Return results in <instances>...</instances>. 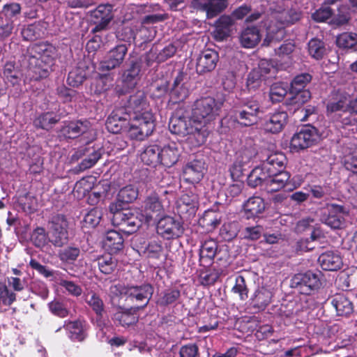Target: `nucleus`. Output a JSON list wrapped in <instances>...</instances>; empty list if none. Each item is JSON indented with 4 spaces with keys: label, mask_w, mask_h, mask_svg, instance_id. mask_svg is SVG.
Listing matches in <instances>:
<instances>
[{
    "label": "nucleus",
    "mask_w": 357,
    "mask_h": 357,
    "mask_svg": "<svg viewBox=\"0 0 357 357\" xmlns=\"http://www.w3.org/2000/svg\"><path fill=\"white\" fill-rule=\"evenodd\" d=\"M85 77V73L82 69H74L69 73L67 82L70 86L77 87L84 82Z\"/></svg>",
    "instance_id": "nucleus-50"
},
{
    "label": "nucleus",
    "mask_w": 357,
    "mask_h": 357,
    "mask_svg": "<svg viewBox=\"0 0 357 357\" xmlns=\"http://www.w3.org/2000/svg\"><path fill=\"white\" fill-rule=\"evenodd\" d=\"M275 18L279 21L280 24L275 26L271 24L268 26L266 37L263 43L264 45H269L282 40L284 36V26L298 21L301 18V13L294 10H284L278 13Z\"/></svg>",
    "instance_id": "nucleus-7"
},
{
    "label": "nucleus",
    "mask_w": 357,
    "mask_h": 357,
    "mask_svg": "<svg viewBox=\"0 0 357 357\" xmlns=\"http://www.w3.org/2000/svg\"><path fill=\"white\" fill-rule=\"evenodd\" d=\"M134 309L135 307L128 310H119L114 314V319L119 321V323L123 326L137 323L139 319L137 312L139 310H134Z\"/></svg>",
    "instance_id": "nucleus-34"
},
{
    "label": "nucleus",
    "mask_w": 357,
    "mask_h": 357,
    "mask_svg": "<svg viewBox=\"0 0 357 357\" xmlns=\"http://www.w3.org/2000/svg\"><path fill=\"white\" fill-rule=\"evenodd\" d=\"M328 214L323 215L322 221L332 229H342L345 226L349 211L342 205L328 204L326 206Z\"/></svg>",
    "instance_id": "nucleus-10"
},
{
    "label": "nucleus",
    "mask_w": 357,
    "mask_h": 357,
    "mask_svg": "<svg viewBox=\"0 0 357 357\" xmlns=\"http://www.w3.org/2000/svg\"><path fill=\"white\" fill-rule=\"evenodd\" d=\"M197 205V196L192 192L181 195L177 202V208L181 214L195 213Z\"/></svg>",
    "instance_id": "nucleus-27"
},
{
    "label": "nucleus",
    "mask_w": 357,
    "mask_h": 357,
    "mask_svg": "<svg viewBox=\"0 0 357 357\" xmlns=\"http://www.w3.org/2000/svg\"><path fill=\"white\" fill-rule=\"evenodd\" d=\"M98 263L100 271L105 274L112 273L116 267V260L109 255L98 258Z\"/></svg>",
    "instance_id": "nucleus-43"
},
{
    "label": "nucleus",
    "mask_w": 357,
    "mask_h": 357,
    "mask_svg": "<svg viewBox=\"0 0 357 357\" xmlns=\"http://www.w3.org/2000/svg\"><path fill=\"white\" fill-rule=\"evenodd\" d=\"M90 130V124L88 121L70 122L63 126L61 130L62 135L67 138H75L80 135L85 134Z\"/></svg>",
    "instance_id": "nucleus-24"
},
{
    "label": "nucleus",
    "mask_w": 357,
    "mask_h": 357,
    "mask_svg": "<svg viewBox=\"0 0 357 357\" xmlns=\"http://www.w3.org/2000/svg\"><path fill=\"white\" fill-rule=\"evenodd\" d=\"M180 79L177 77L174 82V86L172 91V96L177 98L176 101L183 100L188 96V89L183 86H179Z\"/></svg>",
    "instance_id": "nucleus-63"
},
{
    "label": "nucleus",
    "mask_w": 357,
    "mask_h": 357,
    "mask_svg": "<svg viewBox=\"0 0 357 357\" xmlns=\"http://www.w3.org/2000/svg\"><path fill=\"white\" fill-rule=\"evenodd\" d=\"M243 208L247 218H250L261 214L266 208V204L261 197L253 196L244 203Z\"/></svg>",
    "instance_id": "nucleus-25"
},
{
    "label": "nucleus",
    "mask_w": 357,
    "mask_h": 357,
    "mask_svg": "<svg viewBox=\"0 0 357 357\" xmlns=\"http://www.w3.org/2000/svg\"><path fill=\"white\" fill-rule=\"evenodd\" d=\"M311 80V75L303 73L297 75L291 83L290 91H297L302 90Z\"/></svg>",
    "instance_id": "nucleus-52"
},
{
    "label": "nucleus",
    "mask_w": 357,
    "mask_h": 357,
    "mask_svg": "<svg viewBox=\"0 0 357 357\" xmlns=\"http://www.w3.org/2000/svg\"><path fill=\"white\" fill-rule=\"evenodd\" d=\"M68 222L64 216H54L50 222L47 233L49 241L55 246L61 247L66 244L68 239Z\"/></svg>",
    "instance_id": "nucleus-9"
},
{
    "label": "nucleus",
    "mask_w": 357,
    "mask_h": 357,
    "mask_svg": "<svg viewBox=\"0 0 357 357\" xmlns=\"http://www.w3.org/2000/svg\"><path fill=\"white\" fill-rule=\"evenodd\" d=\"M128 111L129 122L121 116V110L114 111L106 121L107 130L112 133L124 132L130 139L144 140L151 135L155 128V119L143 93L130 97Z\"/></svg>",
    "instance_id": "nucleus-1"
},
{
    "label": "nucleus",
    "mask_w": 357,
    "mask_h": 357,
    "mask_svg": "<svg viewBox=\"0 0 357 357\" xmlns=\"http://www.w3.org/2000/svg\"><path fill=\"white\" fill-rule=\"evenodd\" d=\"M124 239L123 236L116 230L108 231L102 241L104 248L112 252L116 253L123 247Z\"/></svg>",
    "instance_id": "nucleus-23"
},
{
    "label": "nucleus",
    "mask_w": 357,
    "mask_h": 357,
    "mask_svg": "<svg viewBox=\"0 0 357 357\" xmlns=\"http://www.w3.org/2000/svg\"><path fill=\"white\" fill-rule=\"evenodd\" d=\"M101 150L93 146L84 147L79 149L72 155L73 160H78L82 158L79 163V169L85 170L92 167L100 158Z\"/></svg>",
    "instance_id": "nucleus-12"
},
{
    "label": "nucleus",
    "mask_w": 357,
    "mask_h": 357,
    "mask_svg": "<svg viewBox=\"0 0 357 357\" xmlns=\"http://www.w3.org/2000/svg\"><path fill=\"white\" fill-rule=\"evenodd\" d=\"M319 139L317 130L312 126H305L291 138L289 149L298 153L314 144Z\"/></svg>",
    "instance_id": "nucleus-8"
},
{
    "label": "nucleus",
    "mask_w": 357,
    "mask_h": 357,
    "mask_svg": "<svg viewBox=\"0 0 357 357\" xmlns=\"http://www.w3.org/2000/svg\"><path fill=\"white\" fill-rule=\"evenodd\" d=\"M179 357H199V347L195 343H188L181 347Z\"/></svg>",
    "instance_id": "nucleus-60"
},
{
    "label": "nucleus",
    "mask_w": 357,
    "mask_h": 357,
    "mask_svg": "<svg viewBox=\"0 0 357 357\" xmlns=\"http://www.w3.org/2000/svg\"><path fill=\"white\" fill-rule=\"evenodd\" d=\"M138 190L132 185H127L120 190L118 194V198L121 202L130 203L133 202L137 198Z\"/></svg>",
    "instance_id": "nucleus-45"
},
{
    "label": "nucleus",
    "mask_w": 357,
    "mask_h": 357,
    "mask_svg": "<svg viewBox=\"0 0 357 357\" xmlns=\"http://www.w3.org/2000/svg\"><path fill=\"white\" fill-rule=\"evenodd\" d=\"M102 215V213L100 208H92L84 215L83 220L84 227H95L99 224Z\"/></svg>",
    "instance_id": "nucleus-44"
},
{
    "label": "nucleus",
    "mask_w": 357,
    "mask_h": 357,
    "mask_svg": "<svg viewBox=\"0 0 357 357\" xmlns=\"http://www.w3.org/2000/svg\"><path fill=\"white\" fill-rule=\"evenodd\" d=\"M348 109V97L344 95L337 96L335 100L331 101L327 105L328 112L338 111L347 112Z\"/></svg>",
    "instance_id": "nucleus-42"
},
{
    "label": "nucleus",
    "mask_w": 357,
    "mask_h": 357,
    "mask_svg": "<svg viewBox=\"0 0 357 357\" xmlns=\"http://www.w3.org/2000/svg\"><path fill=\"white\" fill-rule=\"evenodd\" d=\"M29 51L32 54L29 61L31 70L36 73L33 78L45 77L53 62L54 47L47 43H38L32 45Z\"/></svg>",
    "instance_id": "nucleus-3"
},
{
    "label": "nucleus",
    "mask_w": 357,
    "mask_h": 357,
    "mask_svg": "<svg viewBox=\"0 0 357 357\" xmlns=\"http://www.w3.org/2000/svg\"><path fill=\"white\" fill-rule=\"evenodd\" d=\"M336 43L342 48L355 47L357 50V34L354 33H343L337 38Z\"/></svg>",
    "instance_id": "nucleus-40"
},
{
    "label": "nucleus",
    "mask_w": 357,
    "mask_h": 357,
    "mask_svg": "<svg viewBox=\"0 0 357 357\" xmlns=\"http://www.w3.org/2000/svg\"><path fill=\"white\" fill-rule=\"evenodd\" d=\"M218 61V54L216 52L207 50L204 51L198 57L196 70L199 74L212 71L215 69Z\"/></svg>",
    "instance_id": "nucleus-19"
},
{
    "label": "nucleus",
    "mask_w": 357,
    "mask_h": 357,
    "mask_svg": "<svg viewBox=\"0 0 357 357\" xmlns=\"http://www.w3.org/2000/svg\"><path fill=\"white\" fill-rule=\"evenodd\" d=\"M308 52L312 57L321 59L326 52L324 43L319 39L313 38L308 43Z\"/></svg>",
    "instance_id": "nucleus-41"
},
{
    "label": "nucleus",
    "mask_w": 357,
    "mask_h": 357,
    "mask_svg": "<svg viewBox=\"0 0 357 357\" xmlns=\"http://www.w3.org/2000/svg\"><path fill=\"white\" fill-rule=\"evenodd\" d=\"M289 89V84L284 82H278L273 84L270 89V99L273 102L281 101L288 90Z\"/></svg>",
    "instance_id": "nucleus-38"
},
{
    "label": "nucleus",
    "mask_w": 357,
    "mask_h": 357,
    "mask_svg": "<svg viewBox=\"0 0 357 357\" xmlns=\"http://www.w3.org/2000/svg\"><path fill=\"white\" fill-rule=\"evenodd\" d=\"M261 36L256 27H248L245 29L240 36V42L245 48H252L260 41Z\"/></svg>",
    "instance_id": "nucleus-30"
},
{
    "label": "nucleus",
    "mask_w": 357,
    "mask_h": 357,
    "mask_svg": "<svg viewBox=\"0 0 357 357\" xmlns=\"http://www.w3.org/2000/svg\"><path fill=\"white\" fill-rule=\"evenodd\" d=\"M257 117L258 116L252 114L250 111L244 109H241L236 114L237 121L244 126H249L257 123Z\"/></svg>",
    "instance_id": "nucleus-48"
},
{
    "label": "nucleus",
    "mask_w": 357,
    "mask_h": 357,
    "mask_svg": "<svg viewBox=\"0 0 357 357\" xmlns=\"http://www.w3.org/2000/svg\"><path fill=\"white\" fill-rule=\"evenodd\" d=\"M59 284L73 296H79L82 293V287L73 281L61 280Z\"/></svg>",
    "instance_id": "nucleus-55"
},
{
    "label": "nucleus",
    "mask_w": 357,
    "mask_h": 357,
    "mask_svg": "<svg viewBox=\"0 0 357 357\" xmlns=\"http://www.w3.org/2000/svg\"><path fill=\"white\" fill-rule=\"evenodd\" d=\"M140 158L144 164L156 166L160 164V147L156 144L147 146L142 152Z\"/></svg>",
    "instance_id": "nucleus-35"
},
{
    "label": "nucleus",
    "mask_w": 357,
    "mask_h": 357,
    "mask_svg": "<svg viewBox=\"0 0 357 357\" xmlns=\"http://www.w3.org/2000/svg\"><path fill=\"white\" fill-rule=\"evenodd\" d=\"M218 250L217 243L212 239L206 241L200 249V257L212 259L216 255Z\"/></svg>",
    "instance_id": "nucleus-47"
},
{
    "label": "nucleus",
    "mask_w": 357,
    "mask_h": 357,
    "mask_svg": "<svg viewBox=\"0 0 357 357\" xmlns=\"http://www.w3.org/2000/svg\"><path fill=\"white\" fill-rule=\"evenodd\" d=\"M119 199L109 205L110 213L113 214V225L121 226V229L128 234L136 231L142 225V220L137 215V213L130 209H123Z\"/></svg>",
    "instance_id": "nucleus-4"
},
{
    "label": "nucleus",
    "mask_w": 357,
    "mask_h": 357,
    "mask_svg": "<svg viewBox=\"0 0 357 357\" xmlns=\"http://www.w3.org/2000/svg\"><path fill=\"white\" fill-rule=\"evenodd\" d=\"M86 302L98 316H102L104 311V304L101 298L96 293H89L86 296Z\"/></svg>",
    "instance_id": "nucleus-46"
},
{
    "label": "nucleus",
    "mask_w": 357,
    "mask_h": 357,
    "mask_svg": "<svg viewBox=\"0 0 357 357\" xmlns=\"http://www.w3.org/2000/svg\"><path fill=\"white\" fill-rule=\"evenodd\" d=\"M7 283L8 287L15 291H22L26 287V281L17 277H8Z\"/></svg>",
    "instance_id": "nucleus-64"
},
{
    "label": "nucleus",
    "mask_w": 357,
    "mask_h": 357,
    "mask_svg": "<svg viewBox=\"0 0 357 357\" xmlns=\"http://www.w3.org/2000/svg\"><path fill=\"white\" fill-rule=\"evenodd\" d=\"M290 178L287 172L278 170V172H272L266 181V190L268 192L278 191L283 188Z\"/></svg>",
    "instance_id": "nucleus-22"
},
{
    "label": "nucleus",
    "mask_w": 357,
    "mask_h": 357,
    "mask_svg": "<svg viewBox=\"0 0 357 357\" xmlns=\"http://www.w3.org/2000/svg\"><path fill=\"white\" fill-rule=\"evenodd\" d=\"M112 294L117 295H125L128 299L133 303H141V305L135 307L134 310L144 308L149 302L153 293V288L149 284H144L140 286L124 287L121 284L111 287Z\"/></svg>",
    "instance_id": "nucleus-6"
},
{
    "label": "nucleus",
    "mask_w": 357,
    "mask_h": 357,
    "mask_svg": "<svg viewBox=\"0 0 357 357\" xmlns=\"http://www.w3.org/2000/svg\"><path fill=\"white\" fill-rule=\"evenodd\" d=\"M181 153V147L175 142L160 147V164L170 167L178 161Z\"/></svg>",
    "instance_id": "nucleus-18"
},
{
    "label": "nucleus",
    "mask_w": 357,
    "mask_h": 357,
    "mask_svg": "<svg viewBox=\"0 0 357 357\" xmlns=\"http://www.w3.org/2000/svg\"><path fill=\"white\" fill-rule=\"evenodd\" d=\"M286 162V157L281 153H275L270 155L266 161L262 164L267 171L278 172V170L283 171Z\"/></svg>",
    "instance_id": "nucleus-32"
},
{
    "label": "nucleus",
    "mask_w": 357,
    "mask_h": 357,
    "mask_svg": "<svg viewBox=\"0 0 357 357\" xmlns=\"http://www.w3.org/2000/svg\"><path fill=\"white\" fill-rule=\"evenodd\" d=\"M18 202L22 206V209L28 213L34 211L37 207L36 199L29 194L20 197Z\"/></svg>",
    "instance_id": "nucleus-54"
},
{
    "label": "nucleus",
    "mask_w": 357,
    "mask_h": 357,
    "mask_svg": "<svg viewBox=\"0 0 357 357\" xmlns=\"http://www.w3.org/2000/svg\"><path fill=\"white\" fill-rule=\"evenodd\" d=\"M114 86V77L111 74L100 75L91 85L96 93H102Z\"/></svg>",
    "instance_id": "nucleus-36"
},
{
    "label": "nucleus",
    "mask_w": 357,
    "mask_h": 357,
    "mask_svg": "<svg viewBox=\"0 0 357 357\" xmlns=\"http://www.w3.org/2000/svg\"><path fill=\"white\" fill-rule=\"evenodd\" d=\"M65 327L72 340L81 342L84 340L86 334L82 322L79 321H69L66 324Z\"/></svg>",
    "instance_id": "nucleus-37"
},
{
    "label": "nucleus",
    "mask_w": 357,
    "mask_h": 357,
    "mask_svg": "<svg viewBox=\"0 0 357 357\" xmlns=\"http://www.w3.org/2000/svg\"><path fill=\"white\" fill-rule=\"evenodd\" d=\"M21 12V6L18 3H10L5 4L2 8V13L7 20H13V17L19 15Z\"/></svg>",
    "instance_id": "nucleus-61"
},
{
    "label": "nucleus",
    "mask_w": 357,
    "mask_h": 357,
    "mask_svg": "<svg viewBox=\"0 0 357 357\" xmlns=\"http://www.w3.org/2000/svg\"><path fill=\"white\" fill-rule=\"evenodd\" d=\"M287 119L288 115L286 112L275 111L266 116L263 128L267 132L279 133L284 129L287 123Z\"/></svg>",
    "instance_id": "nucleus-15"
},
{
    "label": "nucleus",
    "mask_w": 357,
    "mask_h": 357,
    "mask_svg": "<svg viewBox=\"0 0 357 357\" xmlns=\"http://www.w3.org/2000/svg\"><path fill=\"white\" fill-rule=\"evenodd\" d=\"M112 6L109 4L99 5L91 13V21L95 24L93 32L105 29L112 19Z\"/></svg>",
    "instance_id": "nucleus-14"
},
{
    "label": "nucleus",
    "mask_w": 357,
    "mask_h": 357,
    "mask_svg": "<svg viewBox=\"0 0 357 357\" xmlns=\"http://www.w3.org/2000/svg\"><path fill=\"white\" fill-rule=\"evenodd\" d=\"M205 172V162L202 160H194L183 168V178L187 183H197L203 178Z\"/></svg>",
    "instance_id": "nucleus-16"
},
{
    "label": "nucleus",
    "mask_w": 357,
    "mask_h": 357,
    "mask_svg": "<svg viewBox=\"0 0 357 357\" xmlns=\"http://www.w3.org/2000/svg\"><path fill=\"white\" fill-rule=\"evenodd\" d=\"M292 283L305 294H310L312 291L318 289L321 284L319 275L311 271L296 274L293 278Z\"/></svg>",
    "instance_id": "nucleus-11"
},
{
    "label": "nucleus",
    "mask_w": 357,
    "mask_h": 357,
    "mask_svg": "<svg viewBox=\"0 0 357 357\" xmlns=\"http://www.w3.org/2000/svg\"><path fill=\"white\" fill-rule=\"evenodd\" d=\"M318 261L323 270L335 271L340 269L343 265L342 259L337 251H326L322 253Z\"/></svg>",
    "instance_id": "nucleus-21"
},
{
    "label": "nucleus",
    "mask_w": 357,
    "mask_h": 357,
    "mask_svg": "<svg viewBox=\"0 0 357 357\" xmlns=\"http://www.w3.org/2000/svg\"><path fill=\"white\" fill-rule=\"evenodd\" d=\"M261 75L258 70L251 71L247 79V87L249 90H255L257 89L261 84Z\"/></svg>",
    "instance_id": "nucleus-62"
},
{
    "label": "nucleus",
    "mask_w": 357,
    "mask_h": 357,
    "mask_svg": "<svg viewBox=\"0 0 357 357\" xmlns=\"http://www.w3.org/2000/svg\"><path fill=\"white\" fill-rule=\"evenodd\" d=\"M128 49L125 45H119L111 50L105 60L100 63L99 69L102 71L110 70L119 66L123 62Z\"/></svg>",
    "instance_id": "nucleus-17"
},
{
    "label": "nucleus",
    "mask_w": 357,
    "mask_h": 357,
    "mask_svg": "<svg viewBox=\"0 0 357 357\" xmlns=\"http://www.w3.org/2000/svg\"><path fill=\"white\" fill-rule=\"evenodd\" d=\"M332 16V10L327 6L323 5L312 15V19L317 22H324Z\"/></svg>",
    "instance_id": "nucleus-57"
},
{
    "label": "nucleus",
    "mask_w": 357,
    "mask_h": 357,
    "mask_svg": "<svg viewBox=\"0 0 357 357\" xmlns=\"http://www.w3.org/2000/svg\"><path fill=\"white\" fill-rule=\"evenodd\" d=\"M350 19L348 8L342 6L338 9V14L332 18L330 23L333 25L340 26L347 24Z\"/></svg>",
    "instance_id": "nucleus-59"
},
{
    "label": "nucleus",
    "mask_w": 357,
    "mask_h": 357,
    "mask_svg": "<svg viewBox=\"0 0 357 357\" xmlns=\"http://www.w3.org/2000/svg\"><path fill=\"white\" fill-rule=\"evenodd\" d=\"M58 119L52 113H45L38 116L34 121L37 127L43 129H49L52 125L57 122Z\"/></svg>",
    "instance_id": "nucleus-49"
},
{
    "label": "nucleus",
    "mask_w": 357,
    "mask_h": 357,
    "mask_svg": "<svg viewBox=\"0 0 357 357\" xmlns=\"http://www.w3.org/2000/svg\"><path fill=\"white\" fill-rule=\"evenodd\" d=\"M50 312L56 316L66 317L69 314V310L66 305L59 301H53L49 303Z\"/></svg>",
    "instance_id": "nucleus-56"
},
{
    "label": "nucleus",
    "mask_w": 357,
    "mask_h": 357,
    "mask_svg": "<svg viewBox=\"0 0 357 357\" xmlns=\"http://www.w3.org/2000/svg\"><path fill=\"white\" fill-rule=\"evenodd\" d=\"M96 177L89 176L78 181L74 187L73 195L77 199L84 197L94 187Z\"/></svg>",
    "instance_id": "nucleus-31"
},
{
    "label": "nucleus",
    "mask_w": 357,
    "mask_h": 357,
    "mask_svg": "<svg viewBox=\"0 0 357 357\" xmlns=\"http://www.w3.org/2000/svg\"><path fill=\"white\" fill-rule=\"evenodd\" d=\"M32 241L36 246L43 248L47 243L48 235L46 234L45 231L42 227L36 228L32 234Z\"/></svg>",
    "instance_id": "nucleus-58"
},
{
    "label": "nucleus",
    "mask_w": 357,
    "mask_h": 357,
    "mask_svg": "<svg viewBox=\"0 0 357 357\" xmlns=\"http://www.w3.org/2000/svg\"><path fill=\"white\" fill-rule=\"evenodd\" d=\"M139 68L137 65H132L126 70L122 76V82L127 89L133 88L137 83L139 73Z\"/></svg>",
    "instance_id": "nucleus-39"
},
{
    "label": "nucleus",
    "mask_w": 357,
    "mask_h": 357,
    "mask_svg": "<svg viewBox=\"0 0 357 357\" xmlns=\"http://www.w3.org/2000/svg\"><path fill=\"white\" fill-rule=\"evenodd\" d=\"M232 291L237 294L241 300L244 301L248 298V289L245 281L243 276L238 275L236 278L235 285L232 288Z\"/></svg>",
    "instance_id": "nucleus-53"
},
{
    "label": "nucleus",
    "mask_w": 357,
    "mask_h": 357,
    "mask_svg": "<svg viewBox=\"0 0 357 357\" xmlns=\"http://www.w3.org/2000/svg\"><path fill=\"white\" fill-rule=\"evenodd\" d=\"M234 22L229 15H222L215 22V28L213 36L218 40H222L227 38L230 33L231 26Z\"/></svg>",
    "instance_id": "nucleus-29"
},
{
    "label": "nucleus",
    "mask_w": 357,
    "mask_h": 357,
    "mask_svg": "<svg viewBox=\"0 0 357 357\" xmlns=\"http://www.w3.org/2000/svg\"><path fill=\"white\" fill-rule=\"evenodd\" d=\"M221 107L212 97H205L195 101L192 110L193 123L199 124L203 128H208L207 124L218 115Z\"/></svg>",
    "instance_id": "nucleus-5"
},
{
    "label": "nucleus",
    "mask_w": 357,
    "mask_h": 357,
    "mask_svg": "<svg viewBox=\"0 0 357 357\" xmlns=\"http://www.w3.org/2000/svg\"><path fill=\"white\" fill-rule=\"evenodd\" d=\"M227 0H205L200 3V9L206 13L208 18H213L225 10Z\"/></svg>",
    "instance_id": "nucleus-28"
},
{
    "label": "nucleus",
    "mask_w": 357,
    "mask_h": 357,
    "mask_svg": "<svg viewBox=\"0 0 357 357\" xmlns=\"http://www.w3.org/2000/svg\"><path fill=\"white\" fill-rule=\"evenodd\" d=\"M144 217L146 222H149L154 216L158 217L163 211V203L160 200L158 193L152 192L144 201Z\"/></svg>",
    "instance_id": "nucleus-20"
},
{
    "label": "nucleus",
    "mask_w": 357,
    "mask_h": 357,
    "mask_svg": "<svg viewBox=\"0 0 357 357\" xmlns=\"http://www.w3.org/2000/svg\"><path fill=\"white\" fill-rule=\"evenodd\" d=\"M80 251L76 247H68L62 250L59 254V258L62 261L71 263L77 259L79 255Z\"/></svg>",
    "instance_id": "nucleus-51"
},
{
    "label": "nucleus",
    "mask_w": 357,
    "mask_h": 357,
    "mask_svg": "<svg viewBox=\"0 0 357 357\" xmlns=\"http://www.w3.org/2000/svg\"><path fill=\"white\" fill-rule=\"evenodd\" d=\"M171 132L187 136L186 142L192 148L204 144L208 136V129L203 128L199 124L193 123L192 117L173 116L169 123Z\"/></svg>",
    "instance_id": "nucleus-2"
},
{
    "label": "nucleus",
    "mask_w": 357,
    "mask_h": 357,
    "mask_svg": "<svg viewBox=\"0 0 357 357\" xmlns=\"http://www.w3.org/2000/svg\"><path fill=\"white\" fill-rule=\"evenodd\" d=\"M157 231L164 238L169 239L179 236L183 233V227L179 220L165 216L158 221Z\"/></svg>",
    "instance_id": "nucleus-13"
},
{
    "label": "nucleus",
    "mask_w": 357,
    "mask_h": 357,
    "mask_svg": "<svg viewBox=\"0 0 357 357\" xmlns=\"http://www.w3.org/2000/svg\"><path fill=\"white\" fill-rule=\"evenodd\" d=\"M270 174L271 172L267 171L262 164L261 166L257 167L252 169L248 176V183L249 185L254 188L261 185L266 189V181H268L270 177Z\"/></svg>",
    "instance_id": "nucleus-26"
},
{
    "label": "nucleus",
    "mask_w": 357,
    "mask_h": 357,
    "mask_svg": "<svg viewBox=\"0 0 357 357\" xmlns=\"http://www.w3.org/2000/svg\"><path fill=\"white\" fill-rule=\"evenodd\" d=\"M331 303L340 316H347L353 311L352 303L344 294H336L333 298Z\"/></svg>",
    "instance_id": "nucleus-33"
}]
</instances>
